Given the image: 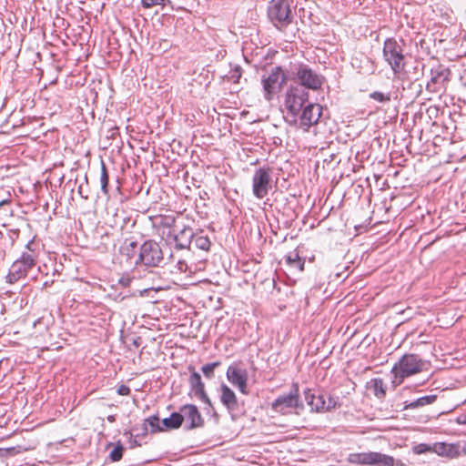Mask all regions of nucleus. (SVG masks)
Listing matches in <instances>:
<instances>
[{
	"label": "nucleus",
	"instance_id": "1",
	"mask_svg": "<svg viewBox=\"0 0 466 466\" xmlns=\"http://www.w3.org/2000/svg\"><path fill=\"white\" fill-rule=\"evenodd\" d=\"M32 245L33 240L26 244L25 250L22 252L20 258L12 263L5 277L6 282L14 284L25 278L27 273L36 265L38 254L32 248Z\"/></svg>",
	"mask_w": 466,
	"mask_h": 466
},
{
	"label": "nucleus",
	"instance_id": "2",
	"mask_svg": "<svg viewBox=\"0 0 466 466\" xmlns=\"http://www.w3.org/2000/svg\"><path fill=\"white\" fill-rule=\"evenodd\" d=\"M425 361L415 354H405L394 364L391 373L394 376L392 383L400 385L405 378L420 373L423 370Z\"/></svg>",
	"mask_w": 466,
	"mask_h": 466
},
{
	"label": "nucleus",
	"instance_id": "3",
	"mask_svg": "<svg viewBox=\"0 0 466 466\" xmlns=\"http://www.w3.org/2000/svg\"><path fill=\"white\" fill-rule=\"evenodd\" d=\"M403 46V40L398 41L393 37L387 38L383 44V58L395 76L403 71L406 66Z\"/></svg>",
	"mask_w": 466,
	"mask_h": 466
},
{
	"label": "nucleus",
	"instance_id": "4",
	"mask_svg": "<svg viewBox=\"0 0 466 466\" xmlns=\"http://www.w3.org/2000/svg\"><path fill=\"white\" fill-rule=\"evenodd\" d=\"M268 17L277 29L284 31L294 19L289 0L271 1L268 6Z\"/></svg>",
	"mask_w": 466,
	"mask_h": 466
},
{
	"label": "nucleus",
	"instance_id": "5",
	"mask_svg": "<svg viewBox=\"0 0 466 466\" xmlns=\"http://www.w3.org/2000/svg\"><path fill=\"white\" fill-rule=\"evenodd\" d=\"M309 99L308 92L301 86L290 87L286 95L285 106L288 110L286 121L289 125H297V116L302 109V106Z\"/></svg>",
	"mask_w": 466,
	"mask_h": 466
},
{
	"label": "nucleus",
	"instance_id": "6",
	"mask_svg": "<svg viewBox=\"0 0 466 466\" xmlns=\"http://www.w3.org/2000/svg\"><path fill=\"white\" fill-rule=\"evenodd\" d=\"M163 259L164 254L159 244L153 240H147L141 245L136 264L141 263L147 267H158Z\"/></svg>",
	"mask_w": 466,
	"mask_h": 466
},
{
	"label": "nucleus",
	"instance_id": "7",
	"mask_svg": "<svg viewBox=\"0 0 466 466\" xmlns=\"http://www.w3.org/2000/svg\"><path fill=\"white\" fill-rule=\"evenodd\" d=\"M274 411L286 414L289 409H297V414L304 409L303 403L299 400V386L294 383L289 394L279 395L271 404Z\"/></svg>",
	"mask_w": 466,
	"mask_h": 466
},
{
	"label": "nucleus",
	"instance_id": "8",
	"mask_svg": "<svg viewBox=\"0 0 466 466\" xmlns=\"http://www.w3.org/2000/svg\"><path fill=\"white\" fill-rule=\"evenodd\" d=\"M286 82V76L279 66H275L268 74L262 76L264 97L270 101L274 95L280 91L282 85Z\"/></svg>",
	"mask_w": 466,
	"mask_h": 466
},
{
	"label": "nucleus",
	"instance_id": "9",
	"mask_svg": "<svg viewBox=\"0 0 466 466\" xmlns=\"http://www.w3.org/2000/svg\"><path fill=\"white\" fill-rule=\"evenodd\" d=\"M271 188V169L269 167H259L255 170L252 177V191L254 196L264 198Z\"/></svg>",
	"mask_w": 466,
	"mask_h": 466
},
{
	"label": "nucleus",
	"instance_id": "10",
	"mask_svg": "<svg viewBox=\"0 0 466 466\" xmlns=\"http://www.w3.org/2000/svg\"><path fill=\"white\" fill-rule=\"evenodd\" d=\"M296 76L301 87L303 86L312 90L319 89L324 82L323 76L316 73L305 65L299 66Z\"/></svg>",
	"mask_w": 466,
	"mask_h": 466
},
{
	"label": "nucleus",
	"instance_id": "11",
	"mask_svg": "<svg viewBox=\"0 0 466 466\" xmlns=\"http://www.w3.org/2000/svg\"><path fill=\"white\" fill-rule=\"evenodd\" d=\"M322 113V106L319 104H309L301 112L299 127L308 132L309 128L317 125Z\"/></svg>",
	"mask_w": 466,
	"mask_h": 466
},
{
	"label": "nucleus",
	"instance_id": "12",
	"mask_svg": "<svg viewBox=\"0 0 466 466\" xmlns=\"http://www.w3.org/2000/svg\"><path fill=\"white\" fill-rule=\"evenodd\" d=\"M228 380L243 394H248V372L246 370L239 369L236 365L228 366L226 373Z\"/></svg>",
	"mask_w": 466,
	"mask_h": 466
},
{
	"label": "nucleus",
	"instance_id": "13",
	"mask_svg": "<svg viewBox=\"0 0 466 466\" xmlns=\"http://www.w3.org/2000/svg\"><path fill=\"white\" fill-rule=\"evenodd\" d=\"M450 76L451 71L449 68L445 67L443 65L436 66L431 69V79L427 83V90L436 92V86H443L447 82H449Z\"/></svg>",
	"mask_w": 466,
	"mask_h": 466
},
{
	"label": "nucleus",
	"instance_id": "14",
	"mask_svg": "<svg viewBox=\"0 0 466 466\" xmlns=\"http://www.w3.org/2000/svg\"><path fill=\"white\" fill-rule=\"evenodd\" d=\"M179 412L183 416V420H186L187 422H189L186 426L187 430H193L204 425V420L196 405L186 404L180 408Z\"/></svg>",
	"mask_w": 466,
	"mask_h": 466
},
{
	"label": "nucleus",
	"instance_id": "15",
	"mask_svg": "<svg viewBox=\"0 0 466 466\" xmlns=\"http://www.w3.org/2000/svg\"><path fill=\"white\" fill-rule=\"evenodd\" d=\"M188 370H191V375L189 377V384L191 390L204 403L211 406V400L205 391V385L201 380L200 374L197 372L191 366L188 367Z\"/></svg>",
	"mask_w": 466,
	"mask_h": 466
},
{
	"label": "nucleus",
	"instance_id": "16",
	"mask_svg": "<svg viewBox=\"0 0 466 466\" xmlns=\"http://www.w3.org/2000/svg\"><path fill=\"white\" fill-rule=\"evenodd\" d=\"M220 401L227 410L232 414L238 410V400L235 392L225 383L219 387Z\"/></svg>",
	"mask_w": 466,
	"mask_h": 466
},
{
	"label": "nucleus",
	"instance_id": "17",
	"mask_svg": "<svg viewBox=\"0 0 466 466\" xmlns=\"http://www.w3.org/2000/svg\"><path fill=\"white\" fill-rule=\"evenodd\" d=\"M195 233L190 227H184L174 236L176 247L178 249L188 248L193 241Z\"/></svg>",
	"mask_w": 466,
	"mask_h": 466
},
{
	"label": "nucleus",
	"instance_id": "18",
	"mask_svg": "<svg viewBox=\"0 0 466 466\" xmlns=\"http://www.w3.org/2000/svg\"><path fill=\"white\" fill-rule=\"evenodd\" d=\"M304 395L311 411H325V397L323 395H315L309 389L304 391Z\"/></svg>",
	"mask_w": 466,
	"mask_h": 466
},
{
	"label": "nucleus",
	"instance_id": "19",
	"mask_svg": "<svg viewBox=\"0 0 466 466\" xmlns=\"http://www.w3.org/2000/svg\"><path fill=\"white\" fill-rule=\"evenodd\" d=\"M432 451L440 456L456 458L460 455L459 448L456 444L438 442L432 447Z\"/></svg>",
	"mask_w": 466,
	"mask_h": 466
},
{
	"label": "nucleus",
	"instance_id": "20",
	"mask_svg": "<svg viewBox=\"0 0 466 466\" xmlns=\"http://www.w3.org/2000/svg\"><path fill=\"white\" fill-rule=\"evenodd\" d=\"M183 423V416L180 412H173L170 417L162 420V428L165 430L178 429Z\"/></svg>",
	"mask_w": 466,
	"mask_h": 466
},
{
	"label": "nucleus",
	"instance_id": "21",
	"mask_svg": "<svg viewBox=\"0 0 466 466\" xmlns=\"http://www.w3.org/2000/svg\"><path fill=\"white\" fill-rule=\"evenodd\" d=\"M437 400V395H427L417 399L410 403L405 402L404 410H413L426 405L432 404Z\"/></svg>",
	"mask_w": 466,
	"mask_h": 466
},
{
	"label": "nucleus",
	"instance_id": "22",
	"mask_svg": "<svg viewBox=\"0 0 466 466\" xmlns=\"http://www.w3.org/2000/svg\"><path fill=\"white\" fill-rule=\"evenodd\" d=\"M370 388L378 399H384L386 396V385L381 378H374L370 381Z\"/></svg>",
	"mask_w": 466,
	"mask_h": 466
},
{
	"label": "nucleus",
	"instance_id": "23",
	"mask_svg": "<svg viewBox=\"0 0 466 466\" xmlns=\"http://www.w3.org/2000/svg\"><path fill=\"white\" fill-rule=\"evenodd\" d=\"M374 454V451L352 454L350 461L360 465H373Z\"/></svg>",
	"mask_w": 466,
	"mask_h": 466
},
{
	"label": "nucleus",
	"instance_id": "24",
	"mask_svg": "<svg viewBox=\"0 0 466 466\" xmlns=\"http://www.w3.org/2000/svg\"><path fill=\"white\" fill-rule=\"evenodd\" d=\"M286 262L289 266L298 268L299 271L304 270L305 260L299 257L296 250L286 256Z\"/></svg>",
	"mask_w": 466,
	"mask_h": 466
},
{
	"label": "nucleus",
	"instance_id": "25",
	"mask_svg": "<svg viewBox=\"0 0 466 466\" xmlns=\"http://www.w3.org/2000/svg\"><path fill=\"white\" fill-rule=\"evenodd\" d=\"M144 429L148 431V427L150 428L151 433H157L159 431H163L164 428L160 425L159 418L157 415H153L148 417L144 420Z\"/></svg>",
	"mask_w": 466,
	"mask_h": 466
},
{
	"label": "nucleus",
	"instance_id": "26",
	"mask_svg": "<svg viewBox=\"0 0 466 466\" xmlns=\"http://www.w3.org/2000/svg\"><path fill=\"white\" fill-rule=\"evenodd\" d=\"M373 465L376 466H394L395 460L393 457L380 452H375Z\"/></svg>",
	"mask_w": 466,
	"mask_h": 466
},
{
	"label": "nucleus",
	"instance_id": "27",
	"mask_svg": "<svg viewBox=\"0 0 466 466\" xmlns=\"http://www.w3.org/2000/svg\"><path fill=\"white\" fill-rule=\"evenodd\" d=\"M194 245L197 248L201 250H208L210 248V240L207 236L195 234L193 241Z\"/></svg>",
	"mask_w": 466,
	"mask_h": 466
},
{
	"label": "nucleus",
	"instance_id": "28",
	"mask_svg": "<svg viewBox=\"0 0 466 466\" xmlns=\"http://www.w3.org/2000/svg\"><path fill=\"white\" fill-rule=\"evenodd\" d=\"M108 181L109 177L107 173V169L106 167L105 162L101 161V174H100V184H101V190L105 195L108 194Z\"/></svg>",
	"mask_w": 466,
	"mask_h": 466
},
{
	"label": "nucleus",
	"instance_id": "29",
	"mask_svg": "<svg viewBox=\"0 0 466 466\" xmlns=\"http://www.w3.org/2000/svg\"><path fill=\"white\" fill-rule=\"evenodd\" d=\"M220 364L221 363L219 361H215V362L208 363V364L204 365L201 369L204 376L207 379H212L215 375V373H214L215 369L218 368V366H220Z\"/></svg>",
	"mask_w": 466,
	"mask_h": 466
},
{
	"label": "nucleus",
	"instance_id": "30",
	"mask_svg": "<svg viewBox=\"0 0 466 466\" xmlns=\"http://www.w3.org/2000/svg\"><path fill=\"white\" fill-rule=\"evenodd\" d=\"M124 451V447L120 444V442L117 443V445L111 451L109 454V458L112 461H118L122 459Z\"/></svg>",
	"mask_w": 466,
	"mask_h": 466
},
{
	"label": "nucleus",
	"instance_id": "31",
	"mask_svg": "<svg viewBox=\"0 0 466 466\" xmlns=\"http://www.w3.org/2000/svg\"><path fill=\"white\" fill-rule=\"evenodd\" d=\"M340 406L341 403L339 397L329 396L328 400H325V411L339 408Z\"/></svg>",
	"mask_w": 466,
	"mask_h": 466
},
{
	"label": "nucleus",
	"instance_id": "32",
	"mask_svg": "<svg viewBox=\"0 0 466 466\" xmlns=\"http://www.w3.org/2000/svg\"><path fill=\"white\" fill-rule=\"evenodd\" d=\"M370 97L378 101V102H380V103H385V102H389L390 100V94H384L382 92H380V91H374L372 93L370 94Z\"/></svg>",
	"mask_w": 466,
	"mask_h": 466
},
{
	"label": "nucleus",
	"instance_id": "33",
	"mask_svg": "<svg viewBox=\"0 0 466 466\" xmlns=\"http://www.w3.org/2000/svg\"><path fill=\"white\" fill-rule=\"evenodd\" d=\"M176 219L172 216H165L160 218L159 225L165 228H172L175 226Z\"/></svg>",
	"mask_w": 466,
	"mask_h": 466
},
{
	"label": "nucleus",
	"instance_id": "34",
	"mask_svg": "<svg viewBox=\"0 0 466 466\" xmlns=\"http://www.w3.org/2000/svg\"><path fill=\"white\" fill-rule=\"evenodd\" d=\"M412 450L415 454H422L427 451H432V448L431 446H429L428 444L420 443V444L414 446Z\"/></svg>",
	"mask_w": 466,
	"mask_h": 466
},
{
	"label": "nucleus",
	"instance_id": "35",
	"mask_svg": "<svg viewBox=\"0 0 466 466\" xmlns=\"http://www.w3.org/2000/svg\"><path fill=\"white\" fill-rule=\"evenodd\" d=\"M165 0H141L142 6L144 8H151L155 5H163Z\"/></svg>",
	"mask_w": 466,
	"mask_h": 466
},
{
	"label": "nucleus",
	"instance_id": "36",
	"mask_svg": "<svg viewBox=\"0 0 466 466\" xmlns=\"http://www.w3.org/2000/svg\"><path fill=\"white\" fill-rule=\"evenodd\" d=\"M176 268L180 273L187 272L188 267L187 262L184 259L178 258L176 262Z\"/></svg>",
	"mask_w": 466,
	"mask_h": 466
},
{
	"label": "nucleus",
	"instance_id": "37",
	"mask_svg": "<svg viewBox=\"0 0 466 466\" xmlns=\"http://www.w3.org/2000/svg\"><path fill=\"white\" fill-rule=\"evenodd\" d=\"M116 391H117V394H119L121 396H127L130 393V389H129V387H127L126 385H121L118 387Z\"/></svg>",
	"mask_w": 466,
	"mask_h": 466
},
{
	"label": "nucleus",
	"instance_id": "38",
	"mask_svg": "<svg viewBox=\"0 0 466 466\" xmlns=\"http://www.w3.org/2000/svg\"><path fill=\"white\" fill-rule=\"evenodd\" d=\"M131 279L129 277H122L119 279V283L124 287H128L130 285Z\"/></svg>",
	"mask_w": 466,
	"mask_h": 466
},
{
	"label": "nucleus",
	"instance_id": "39",
	"mask_svg": "<svg viewBox=\"0 0 466 466\" xmlns=\"http://www.w3.org/2000/svg\"><path fill=\"white\" fill-rule=\"evenodd\" d=\"M456 422L460 425H466V414H462L457 417Z\"/></svg>",
	"mask_w": 466,
	"mask_h": 466
},
{
	"label": "nucleus",
	"instance_id": "40",
	"mask_svg": "<svg viewBox=\"0 0 466 466\" xmlns=\"http://www.w3.org/2000/svg\"><path fill=\"white\" fill-rule=\"evenodd\" d=\"M133 344L136 346V347H138L140 345V338H136L134 339L133 340Z\"/></svg>",
	"mask_w": 466,
	"mask_h": 466
},
{
	"label": "nucleus",
	"instance_id": "41",
	"mask_svg": "<svg viewBox=\"0 0 466 466\" xmlns=\"http://www.w3.org/2000/svg\"><path fill=\"white\" fill-rule=\"evenodd\" d=\"M107 420H108L109 422H114V421L116 420V418H115V416H114V415H109V416L107 417Z\"/></svg>",
	"mask_w": 466,
	"mask_h": 466
},
{
	"label": "nucleus",
	"instance_id": "42",
	"mask_svg": "<svg viewBox=\"0 0 466 466\" xmlns=\"http://www.w3.org/2000/svg\"><path fill=\"white\" fill-rule=\"evenodd\" d=\"M240 76H241L240 69L238 67V68H236V76H237V78H239Z\"/></svg>",
	"mask_w": 466,
	"mask_h": 466
},
{
	"label": "nucleus",
	"instance_id": "43",
	"mask_svg": "<svg viewBox=\"0 0 466 466\" xmlns=\"http://www.w3.org/2000/svg\"><path fill=\"white\" fill-rule=\"evenodd\" d=\"M136 246H137V244H136L135 242H131V243L129 244V247H130L131 248H136Z\"/></svg>",
	"mask_w": 466,
	"mask_h": 466
},
{
	"label": "nucleus",
	"instance_id": "44",
	"mask_svg": "<svg viewBox=\"0 0 466 466\" xmlns=\"http://www.w3.org/2000/svg\"><path fill=\"white\" fill-rule=\"evenodd\" d=\"M397 466H402V463L400 461H398Z\"/></svg>",
	"mask_w": 466,
	"mask_h": 466
},
{
	"label": "nucleus",
	"instance_id": "45",
	"mask_svg": "<svg viewBox=\"0 0 466 466\" xmlns=\"http://www.w3.org/2000/svg\"><path fill=\"white\" fill-rule=\"evenodd\" d=\"M174 258H174V255H173V254H171V255H170V259H174Z\"/></svg>",
	"mask_w": 466,
	"mask_h": 466
},
{
	"label": "nucleus",
	"instance_id": "46",
	"mask_svg": "<svg viewBox=\"0 0 466 466\" xmlns=\"http://www.w3.org/2000/svg\"><path fill=\"white\" fill-rule=\"evenodd\" d=\"M4 204V201L0 202V207Z\"/></svg>",
	"mask_w": 466,
	"mask_h": 466
}]
</instances>
